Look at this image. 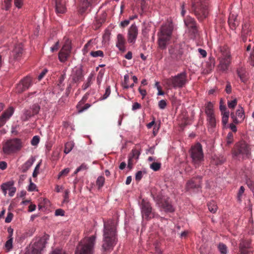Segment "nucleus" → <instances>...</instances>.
Returning <instances> with one entry per match:
<instances>
[{
  "label": "nucleus",
  "instance_id": "f257e3e1",
  "mask_svg": "<svg viewBox=\"0 0 254 254\" xmlns=\"http://www.w3.org/2000/svg\"><path fill=\"white\" fill-rule=\"evenodd\" d=\"M117 240L115 221L109 220L104 222L103 249L105 251L112 250L116 244Z\"/></svg>",
  "mask_w": 254,
  "mask_h": 254
},
{
  "label": "nucleus",
  "instance_id": "f03ea898",
  "mask_svg": "<svg viewBox=\"0 0 254 254\" xmlns=\"http://www.w3.org/2000/svg\"><path fill=\"white\" fill-rule=\"evenodd\" d=\"M190 10L199 22H202L209 15V0H192Z\"/></svg>",
  "mask_w": 254,
  "mask_h": 254
},
{
  "label": "nucleus",
  "instance_id": "7ed1b4c3",
  "mask_svg": "<svg viewBox=\"0 0 254 254\" xmlns=\"http://www.w3.org/2000/svg\"><path fill=\"white\" fill-rule=\"evenodd\" d=\"M174 25L172 22H167L162 25L157 34L158 44L160 49H166L171 39Z\"/></svg>",
  "mask_w": 254,
  "mask_h": 254
},
{
  "label": "nucleus",
  "instance_id": "20e7f679",
  "mask_svg": "<svg viewBox=\"0 0 254 254\" xmlns=\"http://www.w3.org/2000/svg\"><path fill=\"white\" fill-rule=\"evenodd\" d=\"M187 73L186 71L175 76L164 79V83L169 89L182 88L188 83Z\"/></svg>",
  "mask_w": 254,
  "mask_h": 254
},
{
  "label": "nucleus",
  "instance_id": "39448f33",
  "mask_svg": "<svg viewBox=\"0 0 254 254\" xmlns=\"http://www.w3.org/2000/svg\"><path fill=\"white\" fill-rule=\"evenodd\" d=\"M96 237L85 238L77 247L75 254H93Z\"/></svg>",
  "mask_w": 254,
  "mask_h": 254
},
{
  "label": "nucleus",
  "instance_id": "423d86ee",
  "mask_svg": "<svg viewBox=\"0 0 254 254\" xmlns=\"http://www.w3.org/2000/svg\"><path fill=\"white\" fill-rule=\"evenodd\" d=\"M234 157L240 160L249 158L251 156V149L245 141H240L236 144L233 150Z\"/></svg>",
  "mask_w": 254,
  "mask_h": 254
},
{
  "label": "nucleus",
  "instance_id": "0eeeda50",
  "mask_svg": "<svg viewBox=\"0 0 254 254\" xmlns=\"http://www.w3.org/2000/svg\"><path fill=\"white\" fill-rule=\"evenodd\" d=\"M190 152L192 163L195 167L198 166L200 163L204 160V154L201 144L197 143L191 146Z\"/></svg>",
  "mask_w": 254,
  "mask_h": 254
},
{
  "label": "nucleus",
  "instance_id": "6e6552de",
  "mask_svg": "<svg viewBox=\"0 0 254 254\" xmlns=\"http://www.w3.org/2000/svg\"><path fill=\"white\" fill-rule=\"evenodd\" d=\"M22 147L21 141L18 138H13L6 141L3 145V151L4 154H10L19 150Z\"/></svg>",
  "mask_w": 254,
  "mask_h": 254
},
{
  "label": "nucleus",
  "instance_id": "1a4fd4ad",
  "mask_svg": "<svg viewBox=\"0 0 254 254\" xmlns=\"http://www.w3.org/2000/svg\"><path fill=\"white\" fill-rule=\"evenodd\" d=\"M46 240L40 238L29 246L27 249L25 254H42L45 247Z\"/></svg>",
  "mask_w": 254,
  "mask_h": 254
},
{
  "label": "nucleus",
  "instance_id": "9d476101",
  "mask_svg": "<svg viewBox=\"0 0 254 254\" xmlns=\"http://www.w3.org/2000/svg\"><path fill=\"white\" fill-rule=\"evenodd\" d=\"M140 206L143 219L148 220L154 217V213L149 202L143 199Z\"/></svg>",
  "mask_w": 254,
  "mask_h": 254
},
{
  "label": "nucleus",
  "instance_id": "9b49d317",
  "mask_svg": "<svg viewBox=\"0 0 254 254\" xmlns=\"http://www.w3.org/2000/svg\"><path fill=\"white\" fill-rule=\"evenodd\" d=\"M152 195L154 200L161 206L166 212H173L175 209L168 197H162L160 195H157L156 197L152 194Z\"/></svg>",
  "mask_w": 254,
  "mask_h": 254
},
{
  "label": "nucleus",
  "instance_id": "f8f14e48",
  "mask_svg": "<svg viewBox=\"0 0 254 254\" xmlns=\"http://www.w3.org/2000/svg\"><path fill=\"white\" fill-rule=\"evenodd\" d=\"M71 50V42L66 40L59 53V60L62 63H65L70 56Z\"/></svg>",
  "mask_w": 254,
  "mask_h": 254
},
{
  "label": "nucleus",
  "instance_id": "ddd939ff",
  "mask_svg": "<svg viewBox=\"0 0 254 254\" xmlns=\"http://www.w3.org/2000/svg\"><path fill=\"white\" fill-rule=\"evenodd\" d=\"M183 49L179 44H176L171 46L169 49V53L171 58L176 61H179L181 59L183 54Z\"/></svg>",
  "mask_w": 254,
  "mask_h": 254
},
{
  "label": "nucleus",
  "instance_id": "4468645a",
  "mask_svg": "<svg viewBox=\"0 0 254 254\" xmlns=\"http://www.w3.org/2000/svg\"><path fill=\"white\" fill-rule=\"evenodd\" d=\"M32 84V79L30 76H26L20 80L17 84L15 92L21 93L28 89Z\"/></svg>",
  "mask_w": 254,
  "mask_h": 254
},
{
  "label": "nucleus",
  "instance_id": "2eb2a0df",
  "mask_svg": "<svg viewBox=\"0 0 254 254\" xmlns=\"http://www.w3.org/2000/svg\"><path fill=\"white\" fill-rule=\"evenodd\" d=\"M184 21L186 26L192 34L195 35L197 33L198 31L197 26L194 18L190 16H187L184 19Z\"/></svg>",
  "mask_w": 254,
  "mask_h": 254
},
{
  "label": "nucleus",
  "instance_id": "dca6fc26",
  "mask_svg": "<svg viewBox=\"0 0 254 254\" xmlns=\"http://www.w3.org/2000/svg\"><path fill=\"white\" fill-rule=\"evenodd\" d=\"M84 77L83 70L81 67H76L72 71L71 74V83H77L82 80Z\"/></svg>",
  "mask_w": 254,
  "mask_h": 254
},
{
  "label": "nucleus",
  "instance_id": "f3484780",
  "mask_svg": "<svg viewBox=\"0 0 254 254\" xmlns=\"http://www.w3.org/2000/svg\"><path fill=\"white\" fill-rule=\"evenodd\" d=\"M231 118L235 124H238L242 122L245 119V114L243 108L242 106H239L235 114L234 112H231Z\"/></svg>",
  "mask_w": 254,
  "mask_h": 254
},
{
  "label": "nucleus",
  "instance_id": "a211bd4d",
  "mask_svg": "<svg viewBox=\"0 0 254 254\" xmlns=\"http://www.w3.org/2000/svg\"><path fill=\"white\" fill-rule=\"evenodd\" d=\"M219 64L217 66L218 71L226 72L231 62V58H218Z\"/></svg>",
  "mask_w": 254,
  "mask_h": 254
},
{
  "label": "nucleus",
  "instance_id": "6ab92c4d",
  "mask_svg": "<svg viewBox=\"0 0 254 254\" xmlns=\"http://www.w3.org/2000/svg\"><path fill=\"white\" fill-rule=\"evenodd\" d=\"M138 35V29L135 24L131 25L128 30L127 41L129 43H134Z\"/></svg>",
  "mask_w": 254,
  "mask_h": 254
},
{
  "label": "nucleus",
  "instance_id": "aec40b11",
  "mask_svg": "<svg viewBox=\"0 0 254 254\" xmlns=\"http://www.w3.org/2000/svg\"><path fill=\"white\" fill-rule=\"evenodd\" d=\"M201 179L202 177L201 176H197L189 181L186 184V189L189 190L190 189L199 188L200 187Z\"/></svg>",
  "mask_w": 254,
  "mask_h": 254
},
{
  "label": "nucleus",
  "instance_id": "412c9836",
  "mask_svg": "<svg viewBox=\"0 0 254 254\" xmlns=\"http://www.w3.org/2000/svg\"><path fill=\"white\" fill-rule=\"evenodd\" d=\"M252 28L249 21H245L242 25V39L244 42H246L247 37L251 34Z\"/></svg>",
  "mask_w": 254,
  "mask_h": 254
},
{
  "label": "nucleus",
  "instance_id": "4be33fe9",
  "mask_svg": "<svg viewBox=\"0 0 254 254\" xmlns=\"http://www.w3.org/2000/svg\"><path fill=\"white\" fill-rule=\"evenodd\" d=\"M14 109L12 107H9L4 112L0 117V127L5 124L6 120L12 115Z\"/></svg>",
  "mask_w": 254,
  "mask_h": 254
},
{
  "label": "nucleus",
  "instance_id": "5701e85b",
  "mask_svg": "<svg viewBox=\"0 0 254 254\" xmlns=\"http://www.w3.org/2000/svg\"><path fill=\"white\" fill-rule=\"evenodd\" d=\"M55 9L57 14L64 13L66 10L65 1L64 0H56Z\"/></svg>",
  "mask_w": 254,
  "mask_h": 254
},
{
  "label": "nucleus",
  "instance_id": "b1692460",
  "mask_svg": "<svg viewBox=\"0 0 254 254\" xmlns=\"http://www.w3.org/2000/svg\"><path fill=\"white\" fill-rule=\"evenodd\" d=\"M23 51V46L21 44H18L15 46L14 49L11 52V56H13L15 60L18 59L22 55Z\"/></svg>",
  "mask_w": 254,
  "mask_h": 254
},
{
  "label": "nucleus",
  "instance_id": "393cba45",
  "mask_svg": "<svg viewBox=\"0 0 254 254\" xmlns=\"http://www.w3.org/2000/svg\"><path fill=\"white\" fill-rule=\"evenodd\" d=\"M126 43V40L123 36L121 34H119L117 35V42L116 43V46L119 48V50L122 52H125L126 50V47L125 44Z\"/></svg>",
  "mask_w": 254,
  "mask_h": 254
},
{
  "label": "nucleus",
  "instance_id": "a878e982",
  "mask_svg": "<svg viewBox=\"0 0 254 254\" xmlns=\"http://www.w3.org/2000/svg\"><path fill=\"white\" fill-rule=\"evenodd\" d=\"M220 55L218 58H231L229 48L227 46L219 47Z\"/></svg>",
  "mask_w": 254,
  "mask_h": 254
},
{
  "label": "nucleus",
  "instance_id": "bb28decb",
  "mask_svg": "<svg viewBox=\"0 0 254 254\" xmlns=\"http://www.w3.org/2000/svg\"><path fill=\"white\" fill-rule=\"evenodd\" d=\"M215 59L213 57H210L208 61L205 63V72L206 73H210L214 67Z\"/></svg>",
  "mask_w": 254,
  "mask_h": 254
},
{
  "label": "nucleus",
  "instance_id": "cd10ccee",
  "mask_svg": "<svg viewBox=\"0 0 254 254\" xmlns=\"http://www.w3.org/2000/svg\"><path fill=\"white\" fill-rule=\"evenodd\" d=\"M228 23L232 29H235L239 24V22L236 16L234 14L230 15L228 19Z\"/></svg>",
  "mask_w": 254,
  "mask_h": 254
},
{
  "label": "nucleus",
  "instance_id": "c85d7f7f",
  "mask_svg": "<svg viewBox=\"0 0 254 254\" xmlns=\"http://www.w3.org/2000/svg\"><path fill=\"white\" fill-rule=\"evenodd\" d=\"M35 161V158L31 156L24 164H23L21 166V169L22 172L23 173L26 172L27 171V170L33 165V164Z\"/></svg>",
  "mask_w": 254,
  "mask_h": 254
},
{
  "label": "nucleus",
  "instance_id": "c756f323",
  "mask_svg": "<svg viewBox=\"0 0 254 254\" xmlns=\"http://www.w3.org/2000/svg\"><path fill=\"white\" fill-rule=\"evenodd\" d=\"M251 247V242L248 240H243L239 244L240 252L249 250Z\"/></svg>",
  "mask_w": 254,
  "mask_h": 254
},
{
  "label": "nucleus",
  "instance_id": "7c9ffc66",
  "mask_svg": "<svg viewBox=\"0 0 254 254\" xmlns=\"http://www.w3.org/2000/svg\"><path fill=\"white\" fill-rule=\"evenodd\" d=\"M93 2V0H83L80 6V12L81 13L84 12Z\"/></svg>",
  "mask_w": 254,
  "mask_h": 254
},
{
  "label": "nucleus",
  "instance_id": "2f4dec72",
  "mask_svg": "<svg viewBox=\"0 0 254 254\" xmlns=\"http://www.w3.org/2000/svg\"><path fill=\"white\" fill-rule=\"evenodd\" d=\"M33 116H34V115L30 110L25 109L23 111L21 119L22 121H27Z\"/></svg>",
  "mask_w": 254,
  "mask_h": 254
},
{
  "label": "nucleus",
  "instance_id": "473e14b6",
  "mask_svg": "<svg viewBox=\"0 0 254 254\" xmlns=\"http://www.w3.org/2000/svg\"><path fill=\"white\" fill-rule=\"evenodd\" d=\"M205 113L207 116L214 115L213 111V105L211 102H208L205 104Z\"/></svg>",
  "mask_w": 254,
  "mask_h": 254
},
{
  "label": "nucleus",
  "instance_id": "72a5a7b5",
  "mask_svg": "<svg viewBox=\"0 0 254 254\" xmlns=\"http://www.w3.org/2000/svg\"><path fill=\"white\" fill-rule=\"evenodd\" d=\"M207 121L209 127L214 128L216 127V122L214 115L207 116Z\"/></svg>",
  "mask_w": 254,
  "mask_h": 254
},
{
  "label": "nucleus",
  "instance_id": "f704fd0d",
  "mask_svg": "<svg viewBox=\"0 0 254 254\" xmlns=\"http://www.w3.org/2000/svg\"><path fill=\"white\" fill-rule=\"evenodd\" d=\"M93 77V74L92 73H90L87 79V81L85 82L83 85L82 86V89L83 90H86L91 84L92 80Z\"/></svg>",
  "mask_w": 254,
  "mask_h": 254
},
{
  "label": "nucleus",
  "instance_id": "c9c22d12",
  "mask_svg": "<svg viewBox=\"0 0 254 254\" xmlns=\"http://www.w3.org/2000/svg\"><path fill=\"white\" fill-rule=\"evenodd\" d=\"M13 184L12 182H8L6 183L3 184L1 185V189L5 195L7 190H9L12 187Z\"/></svg>",
  "mask_w": 254,
  "mask_h": 254
},
{
  "label": "nucleus",
  "instance_id": "e433bc0d",
  "mask_svg": "<svg viewBox=\"0 0 254 254\" xmlns=\"http://www.w3.org/2000/svg\"><path fill=\"white\" fill-rule=\"evenodd\" d=\"M246 184L249 188L254 193V180L252 178H249L247 176L246 178Z\"/></svg>",
  "mask_w": 254,
  "mask_h": 254
},
{
  "label": "nucleus",
  "instance_id": "4c0bfd02",
  "mask_svg": "<svg viewBox=\"0 0 254 254\" xmlns=\"http://www.w3.org/2000/svg\"><path fill=\"white\" fill-rule=\"evenodd\" d=\"M94 41L95 40L91 39L84 45L82 49L84 55H85L88 52V50L93 47L92 44Z\"/></svg>",
  "mask_w": 254,
  "mask_h": 254
},
{
  "label": "nucleus",
  "instance_id": "58836bf2",
  "mask_svg": "<svg viewBox=\"0 0 254 254\" xmlns=\"http://www.w3.org/2000/svg\"><path fill=\"white\" fill-rule=\"evenodd\" d=\"M207 205L208 209L211 212L214 213L216 212L217 210V206L215 202L214 201H210L208 203Z\"/></svg>",
  "mask_w": 254,
  "mask_h": 254
},
{
  "label": "nucleus",
  "instance_id": "ea45409f",
  "mask_svg": "<svg viewBox=\"0 0 254 254\" xmlns=\"http://www.w3.org/2000/svg\"><path fill=\"white\" fill-rule=\"evenodd\" d=\"M245 190V189L243 186H241L237 193V201L239 202H241L242 201V195L244 194Z\"/></svg>",
  "mask_w": 254,
  "mask_h": 254
},
{
  "label": "nucleus",
  "instance_id": "a19ab883",
  "mask_svg": "<svg viewBox=\"0 0 254 254\" xmlns=\"http://www.w3.org/2000/svg\"><path fill=\"white\" fill-rule=\"evenodd\" d=\"M74 146L72 142H67L65 144L64 152L67 154L70 152Z\"/></svg>",
  "mask_w": 254,
  "mask_h": 254
},
{
  "label": "nucleus",
  "instance_id": "79ce46f5",
  "mask_svg": "<svg viewBox=\"0 0 254 254\" xmlns=\"http://www.w3.org/2000/svg\"><path fill=\"white\" fill-rule=\"evenodd\" d=\"M105 181V179L103 176H101L98 177L96 183L99 189H100L104 186Z\"/></svg>",
  "mask_w": 254,
  "mask_h": 254
},
{
  "label": "nucleus",
  "instance_id": "37998d69",
  "mask_svg": "<svg viewBox=\"0 0 254 254\" xmlns=\"http://www.w3.org/2000/svg\"><path fill=\"white\" fill-rule=\"evenodd\" d=\"M218 249L221 254H227V247L224 244L220 243L218 246Z\"/></svg>",
  "mask_w": 254,
  "mask_h": 254
},
{
  "label": "nucleus",
  "instance_id": "c03bdc74",
  "mask_svg": "<svg viewBox=\"0 0 254 254\" xmlns=\"http://www.w3.org/2000/svg\"><path fill=\"white\" fill-rule=\"evenodd\" d=\"M90 55L94 58L98 57L103 58L104 56V54L102 51L98 50L96 51H92L90 52Z\"/></svg>",
  "mask_w": 254,
  "mask_h": 254
},
{
  "label": "nucleus",
  "instance_id": "a18cd8bd",
  "mask_svg": "<svg viewBox=\"0 0 254 254\" xmlns=\"http://www.w3.org/2000/svg\"><path fill=\"white\" fill-rule=\"evenodd\" d=\"M221 114L222 115V123L224 125H226L228 121L229 112H224Z\"/></svg>",
  "mask_w": 254,
  "mask_h": 254
},
{
  "label": "nucleus",
  "instance_id": "49530a36",
  "mask_svg": "<svg viewBox=\"0 0 254 254\" xmlns=\"http://www.w3.org/2000/svg\"><path fill=\"white\" fill-rule=\"evenodd\" d=\"M8 240L5 244V248L7 251H9L12 248V242L13 238L10 237V238H8Z\"/></svg>",
  "mask_w": 254,
  "mask_h": 254
},
{
  "label": "nucleus",
  "instance_id": "de8ad7c7",
  "mask_svg": "<svg viewBox=\"0 0 254 254\" xmlns=\"http://www.w3.org/2000/svg\"><path fill=\"white\" fill-rule=\"evenodd\" d=\"M40 109V106L37 104H35L31 107V112L34 116L38 114Z\"/></svg>",
  "mask_w": 254,
  "mask_h": 254
},
{
  "label": "nucleus",
  "instance_id": "09e8293b",
  "mask_svg": "<svg viewBox=\"0 0 254 254\" xmlns=\"http://www.w3.org/2000/svg\"><path fill=\"white\" fill-rule=\"evenodd\" d=\"M161 163L154 162L150 164V168L154 171H158L161 168Z\"/></svg>",
  "mask_w": 254,
  "mask_h": 254
},
{
  "label": "nucleus",
  "instance_id": "8fccbe9b",
  "mask_svg": "<svg viewBox=\"0 0 254 254\" xmlns=\"http://www.w3.org/2000/svg\"><path fill=\"white\" fill-rule=\"evenodd\" d=\"M12 0H4V4L2 5V8L5 10H8L11 5Z\"/></svg>",
  "mask_w": 254,
  "mask_h": 254
},
{
  "label": "nucleus",
  "instance_id": "3c124183",
  "mask_svg": "<svg viewBox=\"0 0 254 254\" xmlns=\"http://www.w3.org/2000/svg\"><path fill=\"white\" fill-rule=\"evenodd\" d=\"M88 95L89 93H87L83 96L82 99L77 104L76 108H78L79 107H80L81 105H83L84 104V103L87 101L88 98Z\"/></svg>",
  "mask_w": 254,
  "mask_h": 254
},
{
  "label": "nucleus",
  "instance_id": "603ef678",
  "mask_svg": "<svg viewBox=\"0 0 254 254\" xmlns=\"http://www.w3.org/2000/svg\"><path fill=\"white\" fill-rule=\"evenodd\" d=\"M90 106L91 105L90 104L87 103L85 104L84 106H83V105H81L80 107L77 108V109L79 113H81L84 111L88 109Z\"/></svg>",
  "mask_w": 254,
  "mask_h": 254
},
{
  "label": "nucleus",
  "instance_id": "864d4df0",
  "mask_svg": "<svg viewBox=\"0 0 254 254\" xmlns=\"http://www.w3.org/2000/svg\"><path fill=\"white\" fill-rule=\"evenodd\" d=\"M70 171V169L68 168H66L64 170H63L59 174L58 178L60 179L61 177L63 176H66L67 175L68 173Z\"/></svg>",
  "mask_w": 254,
  "mask_h": 254
},
{
  "label": "nucleus",
  "instance_id": "5fc2aeb1",
  "mask_svg": "<svg viewBox=\"0 0 254 254\" xmlns=\"http://www.w3.org/2000/svg\"><path fill=\"white\" fill-rule=\"evenodd\" d=\"M237 104V100L236 99H234L231 101L228 102V106L230 109H234Z\"/></svg>",
  "mask_w": 254,
  "mask_h": 254
},
{
  "label": "nucleus",
  "instance_id": "6e6d98bb",
  "mask_svg": "<svg viewBox=\"0 0 254 254\" xmlns=\"http://www.w3.org/2000/svg\"><path fill=\"white\" fill-rule=\"evenodd\" d=\"M41 164V161L36 166L34 170L33 171L32 176L33 178H35L37 176L38 174H39V170Z\"/></svg>",
  "mask_w": 254,
  "mask_h": 254
},
{
  "label": "nucleus",
  "instance_id": "4d7b16f0",
  "mask_svg": "<svg viewBox=\"0 0 254 254\" xmlns=\"http://www.w3.org/2000/svg\"><path fill=\"white\" fill-rule=\"evenodd\" d=\"M39 141H40V137L38 136H34L31 141V143L32 145L33 146H35V145H37L39 142Z\"/></svg>",
  "mask_w": 254,
  "mask_h": 254
},
{
  "label": "nucleus",
  "instance_id": "13d9d810",
  "mask_svg": "<svg viewBox=\"0 0 254 254\" xmlns=\"http://www.w3.org/2000/svg\"><path fill=\"white\" fill-rule=\"evenodd\" d=\"M129 75L126 74L124 76V88L127 89L129 88Z\"/></svg>",
  "mask_w": 254,
  "mask_h": 254
},
{
  "label": "nucleus",
  "instance_id": "bf43d9fd",
  "mask_svg": "<svg viewBox=\"0 0 254 254\" xmlns=\"http://www.w3.org/2000/svg\"><path fill=\"white\" fill-rule=\"evenodd\" d=\"M110 93H111L110 87V86H108L107 88H106L105 93L103 95V97L101 98V100H104V99H106L108 97H109Z\"/></svg>",
  "mask_w": 254,
  "mask_h": 254
},
{
  "label": "nucleus",
  "instance_id": "052dcab7",
  "mask_svg": "<svg viewBox=\"0 0 254 254\" xmlns=\"http://www.w3.org/2000/svg\"><path fill=\"white\" fill-rule=\"evenodd\" d=\"M167 106L166 101L165 100H161L159 102L158 106L161 109H164Z\"/></svg>",
  "mask_w": 254,
  "mask_h": 254
},
{
  "label": "nucleus",
  "instance_id": "680f3d73",
  "mask_svg": "<svg viewBox=\"0 0 254 254\" xmlns=\"http://www.w3.org/2000/svg\"><path fill=\"white\" fill-rule=\"evenodd\" d=\"M233 140V134L232 132L228 133L227 136V143L228 144H231Z\"/></svg>",
  "mask_w": 254,
  "mask_h": 254
},
{
  "label": "nucleus",
  "instance_id": "e2e57ef3",
  "mask_svg": "<svg viewBox=\"0 0 254 254\" xmlns=\"http://www.w3.org/2000/svg\"><path fill=\"white\" fill-rule=\"evenodd\" d=\"M65 78V73L64 72L63 74H62L59 77L58 80V86L61 87V85L63 84L64 81V80Z\"/></svg>",
  "mask_w": 254,
  "mask_h": 254
},
{
  "label": "nucleus",
  "instance_id": "0e129e2a",
  "mask_svg": "<svg viewBox=\"0 0 254 254\" xmlns=\"http://www.w3.org/2000/svg\"><path fill=\"white\" fill-rule=\"evenodd\" d=\"M30 181V185L29 186L28 190L30 191H32L35 190L36 186L32 182L31 179H29Z\"/></svg>",
  "mask_w": 254,
  "mask_h": 254
},
{
  "label": "nucleus",
  "instance_id": "69168bd1",
  "mask_svg": "<svg viewBox=\"0 0 254 254\" xmlns=\"http://www.w3.org/2000/svg\"><path fill=\"white\" fill-rule=\"evenodd\" d=\"M143 176V173L141 171H138L135 174V180L139 182L141 180Z\"/></svg>",
  "mask_w": 254,
  "mask_h": 254
},
{
  "label": "nucleus",
  "instance_id": "338daca9",
  "mask_svg": "<svg viewBox=\"0 0 254 254\" xmlns=\"http://www.w3.org/2000/svg\"><path fill=\"white\" fill-rule=\"evenodd\" d=\"M155 252L158 254H161V250L160 248V244L158 242H156L154 244Z\"/></svg>",
  "mask_w": 254,
  "mask_h": 254
},
{
  "label": "nucleus",
  "instance_id": "774afa93",
  "mask_svg": "<svg viewBox=\"0 0 254 254\" xmlns=\"http://www.w3.org/2000/svg\"><path fill=\"white\" fill-rule=\"evenodd\" d=\"M13 214L11 212L8 213L7 216L5 219V223H10L13 218Z\"/></svg>",
  "mask_w": 254,
  "mask_h": 254
}]
</instances>
